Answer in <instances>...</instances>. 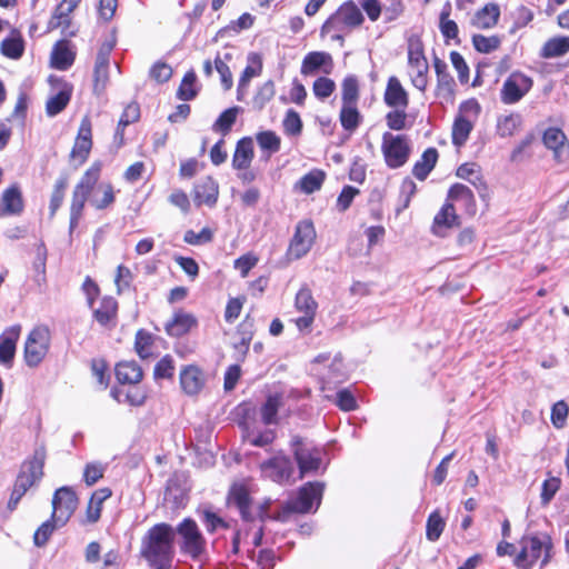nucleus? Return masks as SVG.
I'll return each instance as SVG.
<instances>
[{
    "mask_svg": "<svg viewBox=\"0 0 569 569\" xmlns=\"http://www.w3.org/2000/svg\"><path fill=\"white\" fill-rule=\"evenodd\" d=\"M23 210V199L18 187L7 189L2 194L0 217L20 214Z\"/></svg>",
    "mask_w": 569,
    "mask_h": 569,
    "instance_id": "4be33fe9",
    "label": "nucleus"
},
{
    "mask_svg": "<svg viewBox=\"0 0 569 569\" xmlns=\"http://www.w3.org/2000/svg\"><path fill=\"white\" fill-rule=\"evenodd\" d=\"M472 43L477 51L489 53L500 46V39L497 36L485 37L482 34H475Z\"/></svg>",
    "mask_w": 569,
    "mask_h": 569,
    "instance_id": "864d4df0",
    "label": "nucleus"
},
{
    "mask_svg": "<svg viewBox=\"0 0 569 569\" xmlns=\"http://www.w3.org/2000/svg\"><path fill=\"white\" fill-rule=\"evenodd\" d=\"M433 67L437 74V94L446 100H452L456 83L447 70V63L438 57H435Z\"/></svg>",
    "mask_w": 569,
    "mask_h": 569,
    "instance_id": "f3484780",
    "label": "nucleus"
},
{
    "mask_svg": "<svg viewBox=\"0 0 569 569\" xmlns=\"http://www.w3.org/2000/svg\"><path fill=\"white\" fill-rule=\"evenodd\" d=\"M142 377V369L136 361H122L116 366V378L122 385H136Z\"/></svg>",
    "mask_w": 569,
    "mask_h": 569,
    "instance_id": "393cba45",
    "label": "nucleus"
},
{
    "mask_svg": "<svg viewBox=\"0 0 569 569\" xmlns=\"http://www.w3.org/2000/svg\"><path fill=\"white\" fill-rule=\"evenodd\" d=\"M500 9L496 3H488L476 12L472 24L479 29H489L497 24Z\"/></svg>",
    "mask_w": 569,
    "mask_h": 569,
    "instance_id": "c756f323",
    "label": "nucleus"
},
{
    "mask_svg": "<svg viewBox=\"0 0 569 569\" xmlns=\"http://www.w3.org/2000/svg\"><path fill=\"white\" fill-rule=\"evenodd\" d=\"M521 543L528 545L531 562H536L540 558L542 549H545V557L542 559L541 566H546L549 562L551 558L550 550L552 548V541L549 535L545 533L542 537H523Z\"/></svg>",
    "mask_w": 569,
    "mask_h": 569,
    "instance_id": "a211bd4d",
    "label": "nucleus"
},
{
    "mask_svg": "<svg viewBox=\"0 0 569 569\" xmlns=\"http://www.w3.org/2000/svg\"><path fill=\"white\" fill-rule=\"evenodd\" d=\"M194 193V200L199 204L213 206L218 199V184L212 178L208 177L196 186Z\"/></svg>",
    "mask_w": 569,
    "mask_h": 569,
    "instance_id": "bb28decb",
    "label": "nucleus"
},
{
    "mask_svg": "<svg viewBox=\"0 0 569 569\" xmlns=\"http://www.w3.org/2000/svg\"><path fill=\"white\" fill-rule=\"evenodd\" d=\"M257 142L261 149L269 151V156L280 149V138L273 131L259 132Z\"/></svg>",
    "mask_w": 569,
    "mask_h": 569,
    "instance_id": "603ef678",
    "label": "nucleus"
},
{
    "mask_svg": "<svg viewBox=\"0 0 569 569\" xmlns=\"http://www.w3.org/2000/svg\"><path fill=\"white\" fill-rule=\"evenodd\" d=\"M228 502L239 510L243 521L251 522L256 520V516L251 510L252 500L248 489L244 486H233L229 491Z\"/></svg>",
    "mask_w": 569,
    "mask_h": 569,
    "instance_id": "dca6fc26",
    "label": "nucleus"
},
{
    "mask_svg": "<svg viewBox=\"0 0 569 569\" xmlns=\"http://www.w3.org/2000/svg\"><path fill=\"white\" fill-rule=\"evenodd\" d=\"M92 147V140L76 139L74 146L71 150L70 157L78 159L81 163L84 162L89 156Z\"/></svg>",
    "mask_w": 569,
    "mask_h": 569,
    "instance_id": "774afa93",
    "label": "nucleus"
},
{
    "mask_svg": "<svg viewBox=\"0 0 569 569\" xmlns=\"http://www.w3.org/2000/svg\"><path fill=\"white\" fill-rule=\"evenodd\" d=\"M46 458V448L40 446L34 449L32 457L22 463L8 501L9 510H14L26 492L41 480Z\"/></svg>",
    "mask_w": 569,
    "mask_h": 569,
    "instance_id": "f03ea898",
    "label": "nucleus"
},
{
    "mask_svg": "<svg viewBox=\"0 0 569 569\" xmlns=\"http://www.w3.org/2000/svg\"><path fill=\"white\" fill-rule=\"evenodd\" d=\"M60 526L58 522L53 520L51 517L50 520L44 521L34 532L33 535V542L37 547H43L52 532L54 531L56 527Z\"/></svg>",
    "mask_w": 569,
    "mask_h": 569,
    "instance_id": "5fc2aeb1",
    "label": "nucleus"
},
{
    "mask_svg": "<svg viewBox=\"0 0 569 569\" xmlns=\"http://www.w3.org/2000/svg\"><path fill=\"white\" fill-rule=\"evenodd\" d=\"M291 447L301 477L319 469L321 459L318 450L310 448L299 436L292 437Z\"/></svg>",
    "mask_w": 569,
    "mask_h": 569,
    "instance_id": "9b49d317",
    "label": "nucleus"
},
{
    "mask_svg": "<svg viewBox=\"0 0 569 569\" xmlns=\"http://www.w3.org/2000/svg\"><path fill=\"white\" fill-rule=\"evenodd\" d=\"M282 406V396L271 395L261 407V417L264 425H276L278 422L277 413Z\"/></svg>",
    "mask_w": 569,
    "mask_h": 569,
    "instance_id": "4c0bfd02",
    "label": "nucleus"
},
{
    "mask_svg": "<svg viewBox=\"0 0 569 569\" xmlns=\"http://www.w3.org/2000/svg\"><path fill=\"white\" fill-rule=\"evenodd\" d=\"M295 308L297 311L303 313L295 320L297 328L300 331L310 329L315 321L318 303L313 299L311 290L302 287L296 295Z\"/></svg>",
    "mask_w": 569,
    "mask_h": 569,
    "instance_id": "f8f14e48",
    "label": "nucleus"
},
{
    "mask_svg": "<svg viewBox=\"0 0 569 569\" xmlns=\"http://www.w3.org/2000/svg\"><path fill=\"white\" fill-rule=\"evenodd\" d=\"M336 89L333 80L327 77H320L313 82V93L319 99H326L332 94Z\"/></svg>",
    "mask_w": 569,
    "mask_h": 569,
    "instance_id": "bf43d9fd",
    "label": "nucleus"
},
{
    "mask_svg": "<svg viewBox=\"0 0 569 569\" xmlns=\"http://www.w3.org/2000/svg\"><path fill=\"white\" fill-rule=\"evenodd\" d=\"M381 151L389 168H400L408 161L411 152L409 139L405 134L395 136L387 131L382 134Z\"/></svg>",
    "mask_w": 569,
    "mask_h": 569,
    "instance_id": "0eeeda50",
    "label": "nucleus"
},
{
    "mask_svg": "<svg viewBox=\"0 0 569 569\" xmlns=\"http://www.w3.org/2000/svg\"><path fill=\"white\" fill-rule=\"evenodd\" d=\"M386 122L389 129L400 131L406 128L407 113L406 109L396 108L386 114Z\"/></svg>",
    "mask_w": 569,
    "mask_h": 569,
    "instance_id": "13d9d810",
    "label": "nucleus"
},
{
    "mask_svg": "<svg viewBox=\"0 0 569 569\" xmlns=\"http://www.w3.org/2000/svg\"><path fill=\"white\" fill-rule=\"evenodd\" d=\"M532 79L521 72H512L503 82L501 89V101L506 104H512L531 89Z\"/></svg>",
    "mask_w": 569,
    "mask_h": 569,
    "instance_id": "ddd939ff",
    "label": "nucleus"
},
{
    "mask_svg": "<svg viewBox=\"0 0 569 569\" xmlns=\"http://www.w3.org/2000/svg\"><path fill=\"white\" fill-rule=\"evenodd\" d=\"M438 160V151L436 148H428L423 151L421 159L418 160L412 169L413 176L419 180H425L435 168Z\"/></svg>",
    "mask_w": 569,
    "mask_h": 569,
    "instance_id": "72a5a7b5",
    "label": "nucleus"
},
{
    "mask_svg": "<svg viewBox=\"0 0 569 569\" xmlns=\"http://www.w3.org/2000/svg\"><path fill=\"white\" fill-rule=\"evenodd\" d=\"M326 174L321 170H313L305 174L298 182L301 191L310 194L319 190L325 181Z\"/></svg>",
    "mask_w": 569,
    "mask_h": 569,
    "instance_id": "79ce46f5",
    "label": "nucleus"
},
{
    "mask_svg": "<svg viewBox=\"0 0 569 569\" xmlns=\"http://www.w3.org/2000/svg\"><path fill=\"white\" fill-rule=\"evenodd\" d=\"M458 222V216L452 203H445L441 210L436 214L432 224V232L437 236H443V228H452Z\"/></svg>",
    "mask_w": 569,
    "mask_h": 569,
    "instance_id": "c85d7f7f",
    "label": "nucleus"
},
{
    "mask_svg": "<svg viewBox=\"0 0 569 569\" xmlns=\"http://www.w3.org/2000/svg\"><path fill=\"white\" fill-rule=\"evenodd\" d=\"M78 506L76 492L69 487H61L56 490L52 498V518L60 526L66 525Z\"/></svg>",
    "mask_w": 569,
    "mask_h": 569,
    "instance_id": "9d476101",
    "label": "nucleus"
},
{
    "mask_svg": "<svg viewBox=\"0 0 569 569\" xmlns=\"http://www.w3.org/2000/svg\"><path fill=\"white\" fill-rule=\"evenodd\" d=\"M173 539V528L168 523H158L149 529L141 553L156 569H170Z\"/></svg>",
    "mask_w": 569,
    "mask_h": 569,
    "instance_id": "f257e3e1",
    "label": "nucleus"
},
{
    "mask_svg": "<svg viewBox=\"0 0 569 569\" xmlns=\"http://www.w3.org/2000/svg\"><path fill=\"white\" fill-rule=\"evenodd\" d=\"M19 328H10L0 336V363L10 367L16 353Z\"/></svg>",
    "mask_w": 569,
    "mask_h": 569,
    "instance_id": "b1692460",
    "label": "nucleus"
},
{
    "mask_svg": "<svg viewBox=\"0 0 569 569\" xmlns=\"http://www.w3.org/2000/svg\"><path fill=\"white\" fill-rule=\"evenodd\" d=\"M383 99L386 104L391 108L407 109L409 104L408 93L395 76L388 80Z\"/></svg>",
    "mask_w": 569,
    "mask_h": 569,
    "instance_id": "6ab92c4d",
    "label": "nucleus"
},
{
    "mask_svg": "<svg viewBox=\"0 0 569 569\" xmlns=\"http://www.w3.org/2000/svg\"><path fill=\"white\" fill-rule=\"evenodd\" d=\"M153 345V336L140 329L136 333L134 349L141 359H147L152 356L151 347Z\"/></svg>",
    "mask_w": 569,
    "mask_h": 569,
    "instance_id": "a18cd8bd",
    "label": "nucleus"
},
{
    "mask_svg": "<svg viewBox=\"0 0 569 569\" xmlns=\"http://www.w3.org/2000/svg\"><path fill=\"white\" fill-rule=\"evenodd\" d=\"M72 88L64 83L62 88L50 97L46 103V112L49 117H54L60 113L69 103L71 99Z\"/></svg>",
    "mask_w": 569,
    "mask_h": 569,
    "instance_id": "2f4dec72",
    "label": "nucleus"
},
{
    "mask_svg": "<svg viewBox=\"0 0 569 569\" xmlns=\"http://www.w3.org/2000/svg\"><path fill=\"white\" fill-rule=\"evenodd\" d=\"M283 128L289 136L299 134L302 130V121L299 113L295 110H288L283 120Z\"/></svg>",
    "mask_w": 569,
    "mask_h": 569,
    "instance_id": "e2e57ef3",
    "label": "nucleus"
},
{
    "mask_svg": "<svg viewBox=\"0 0 569 569\" xmlns=\"http://www.w3.org/2000/svg\"><path fill=\"white\" fill-rule=\"evenodd\" d=\"M448 198L453 201H461L468 209H475V196L471 189L462 183L451 186Z\"/></svg>",
    "mask_w": 569,
    "mask_h": 569,
    "instance_id": "37998d69",
    "label": "nucleus"
},
{
    "mask_svg": "<svg viewBox=\"0 0 569 569\" xmlns=\"http://www.w3.org/2000/svg\"><path fill=\"white\" fill-rule=\"evenodd\" d=\"M248 66L240 77V90L247 89L250 80L262 71V58L259 53L250 52L247 57Z\"/></svg>",
    "mask_w": 569,
    "mask_h": 569,
    "instance_id": "c9c22d12",
    "label": "nucleus"
},
{
    "mask_svg": "<svg viewBox=\"0 0 569 569\" xmlns=\"http://www.w3.org/2000/svg\"><path fill=\"white\" fill-rule=\"evenodd\" d=\"M323 485L320 482H308L298 492L297 497L287 501L271 520L286 522L292 513H308L313 503L318 507L322 497Z\"/></svg>",
    "mask_w": 569,
    "mask_h": 569,
    "instance_id": "7ed1b4c3",
    "label": "nucleus"
},
{
    "mask_svg": "<svg viewBox=\"0 0 569 569\" xmlns=\"http://www.w3.org/2000/svg\"><path fill=\"white\" fill-rule=\"evenodd\" d=\"M74 61V53L69 48L68 41H59L51 52V64L58 70L69 69Z\"/></svg>",
    "mask_w": 569,
    "mask_h": 569,
    "instance_id": "a878e982",
    "label": "nucleus"
},
{
    "mask_svg": "<svg viewBox=\"0 0 569 569\" xmlns=\"http://www.w3.org/2000/svg\"><path fill=\"white\" fill-rule=\"evenodd\" d=\"M1 53L10 59H19L24 51V42L19 31L13 30L11 37L2 40Z\"/></svg>",
    "mask_w": 569,
    "mask_h": 569,
    "instance_id": "f704fd0d",
    "label": "nucleus"
},
{
    "mask_svg": "<svg viewBox=\"0 0 569 569\" xmlns=\"http://www.w3.org/2000/svg\"><path fill=\"white\" fill-rule=\"evenodd\" d=\"M445 521L443 519L441 518V516L439 515L438 511H435L432 512L429 517H428V520H427V530H426V536H427V539L429 541H437L443 529H445Z\"/></svg>",
    "mask_w": 569,
    "mask_h": 569,
    "instance_id": "09e8293b",
    "label": "nucleus"
},
{
    "mask_svg": "<svg viewBox=\"0 0 569 569\" xmlns=\"http://www.w3.org/2000/svg\"><path fill=\"white\" fill-rule=\"evenodd\" d=\"M254 157L253 140L250 137L241 138L236 146L232 156V168L236 170L248 169Z\"/></svg>",
    "mask_w": 569,
    "mask_h": 569,
    "instance_id": "412c9836",
    "label": "nucleus"
},
{
    "mask_svg": "<svg viewBox=\"0 0 569 569\" xmlns=\"http://www.w3.org/2000/svg\"><path fill=\"white\" fill-rule=\"evenodd\" d=\"M332 66L331 56L323 51L309 52L302 60L301 73L305 76L313 74L320 68Z\"/></svg>",
    "mask_w": 569,
    "mask_h": 569,
    "instance_id": "7c9ffc66",
    "label": "nucleus"
},
{
    "mask_svg": "<svg viewBox=\"0 0 569 569\" xmlns=\"http://www.w3.org/2000/svg\"><path fill=\"white\" fill-rule=\"evenodd\" d=\"M98 190L102 191V197L98 198L97 196H94L91 199V204L96 209L101 210V209L107 208L114 201V194H113L112 186L109 183L99 186Z\"/></svg>",
    "mask_w": 569,
    "mask_h": 569,
    "instance_id": "0e129e2a",
    "label": "nucleus"
},
{
    "mask_svg": "<svg viewBox=\"0 0 569 569\" xmlns=\"http://www.w3.org/2000/svg\"><path fill=\"white\" fill-rule=\"evenodd\" d=\"M240 111L241 108L239 107H232L224 110L216 120L213 124V130L220 131L223 136L229 133Z\"/></svg>",
    "mask_w": 569,
    "mask_h": 569,
    "instance_id": "c03bdc74",
    "label": "nucleus"
},
{
    "mask_svg": "<svg viewBox=\"0 0 569 569\" xmlns=\"http://www.w3.org/2000/svg\"><path fill=\"white\" fill-rule=\"evenodd\" d=\"M81 0H62L54 9L49 20L48 28L69 27L70 14L79 6Z\"/></svg>",
    "mask_w": 569,
    "mask_h": 569,
    "instance_id": "5701e85b",
    "label": "nucleus"
},
{
    "mask_svg": "<svg viewBox=\"0 0 569 569\" xmlns=\"http://www.w3.org/2000/svg\"><path fill=\"white\" fill-rule=\"evenodd\" d=\"M560 488V479L557 477H551L543 481L541 488V505L547 506L552 500L555 495Z\"/></svg>",
    "mask_w": 569,
    "mask_h": 569,
    "instance_id": "052dcab7",
    "label": "nucleus"
},
{
    "mask_svg": "<svg viewBox=\"0 0 569 569\" xmlns=\"http://www.w3.org/2000/svg\"><path fill=\"white\" fill-rule=\"evenodd\" d=\"M99 177L100 166L96 163L84 172L80 181L74 187L70 204V233H72L74 228L78 226L86 201L97 184Z\"/></svg>",
    "mask_w": 569,
    "mask_h": 569,
    "instance_id": "20e7f679",
    "label": "nucleus"
},
{
    "mask_svg": "<svg viewBox=\"0 0 569 569\" xmlns=\"http://www.w3.org/2000/svg\"><path fill=\"white\" fill-rule=\"evenodd\" d=\"M174 366L173 359L167 355L157 362L153 370L154 379H170L173 377Z\"/></svg>",
    "mask_w": 569,
    "mask_h": 569,
    "instance_id": "4d7b16f0",
    "label": "nucleus"
},
{
    "mask_svg": "<svg viewBox=\"0 0 569 569\" xmlns=\"http://www.w3.org/2000/svg\"><path fill=\"white\" fill-rule=\"evenodd\" d=\"M365 18L353 1L343 2L322 24L321 33L331 31L349 32L362 24Z\"/></svg>",
    "mask_w": 569,
    "mask_h": 569,
    "instance_id": "39448f33",
    "label": "nucleus"
},
{
    "mask_svg": "<svg viewBox=\"0 0 569 569\" xmlns=\"http://www.w3.org/2000/svg\"><path fill=\"white\" fill-rule=\"evenodd\" d=\"M472 130V123L465 117H458L452 126V143L461 147L466 143Z\"/></svg>",
    "mask_w": 569,
    "mask_h": 569,
    "instance_id": "ea45409f",
    "label": "nucleus"
},
{
    "mask_svg": "<svg viewBox=\"0 0 569 569\" xmlns=\"http://www.w3.org/2000/svg\"><path fill=\"white\" fill-rule=\"evenodd\" d=\"M361 121V114L357 103L342 104L340 110V122L345 130L355 131Z\"/></svg>",
    "mask_w": 569,
    "mask_h": 569,
    "instance_id": "e433bc0d",
    "label": "nucleus"
},
{
    "mask_svg": "<svg viewBox=\"0 0 569 569\" xmlns=\"http://www.w3.org/2000/svg\"><path fill=\"white\" fill-rule=\"evenodd\" d=\"M49 348V330L46 327L34 328L24 345V359L29 367H37Z\"/></svg>",
    "mask_w": 569,
    "mask_h": 569,
    "instance_id": "6e6552de",
    "label": "nucleus"
},
{
    "mask_svg": "<svg viewBox=\"0 0 569 569\" xmlns=\"http://www.w3.org/2000/svg\"><path fill=\"white\" fill-rule=\"evenodd\" d=\"M213 233L211 229L203 228L200 232H194L193 230H187L183 237L184 242L199 246L203 243H208L212 240Z\"/></svg>",
    "mask_w": 569,
    "mask_h": 569,
    "instance_id": "680f3d73",
    "label": "nucleus"
},
{
    "mask_svg": "<svg viewBox=\"0 0 569 569\" xmlns=\"http://www.w3.org/2000/svg\"><path fill=\"white\" fill-rule=\"evenodd\" d=\"M521 122H522V120L519 114L511 113L508 116H503L498 119L497 133L501 138L511 137L519 129V127L521 126Z\"/></svg>",
    "mask_w": 569,
    "mask_h": 569,
    "instance_id": "a19ab883",
    "label": "nucleus"
},
{
    "mask_svg": "<svg viewBox=\"0 0 569 569\" xmlns=\"http://www.w3.org/2000/svg\"><path fill=\"white\" fill-rule=\"evenodd\" d=\"M68 187V178L67 177H60L56 183L54 188L51 194L49 210H50V217L52 218L57 210L61 207L64 198V191Z\"/></svg>",
    "mask_w": 569,
    "mask_h": 569,
    "instance_id": "49530a36",
    "label": "nucleus"
},
{
    "mask_svg": "<svg viewBox=\"0 0 569 569\" xmlns=\"http://www.w3.org/2000/svg\"><path fill=\"white\" fill-rule=\"evenodd\" d=\"M176 532L181 538V552L192 559H200L206 552L207 542L196 521L190 518L183 519L178 525Z\"/></svg>",
    "mask_w": 569,
    "mask_h": 569,
    "instance_id": "423d86ee",
    "label": "nucleus"
},
{
    "mask_svg": "<svg viewBox=\"0 0 569 569\" xmlns=\"http://www.w3.org/2000/svg\"><path fill=\"white\" fill-rule=\"evenodd\" d=\"M196 82V73L191 70L188 71L177 91V96L181 100H191L197 96L196 90L192 88Z\"/></svg>",
    "mask_w": 569,
    "mask_h": 569,
    "instance_id": "6e6d98bb",
    "label": "nucleus"
},
{
    "mask_svg": "<svg viewBox=\"0 0 569 569\" xmlns=\"http://www.w3.org/2000/svg\"><path fill=\"white\" fill-rule=\"evenodd\" d=\"M569 52V37L550 38L541 48L540 56L545 59L558 58Z\"/></svg>",
    "mask_w": 569,
    "mask_h": 569,
    "instance_id": "473e14b6",
    "label": "nucleus"
},
{
    "mask_svg": "<svg viewBox=\"0 0 569 569\" xmlns=\"http://www.w3.org/2000/svg\"><path fill=\"white\" fill-rule=\"evenodd\" d=\"M545 146L553 151V157L558 162L569 160V143L565 133L558 128H548L542 137Z\"/></svg>",
    "mask_w": 569,
    "mask_h": 569,
    "instance_id": "2eb2a0df",
    "label": "nucleus"
},
{
    "mask_svg": "<svg viewBox=\"0 0 569 569\" xmlns=\"http://www.w3.org/2000/svg\"><path fill=\"white\" fill-rule=\"evenodd\" d=\"M342 104L357 103L359 98L358 80L349 76L342 81Z\"/></svg>",
    "mask_w": 569,
    "mask_h": 569,
    "instance_id": "8fccbe9b",
    "label": "nucleus"
},
{
    "mask_svg": "<svg viewBox=\"0 0 569 569\" xmlns=\"http://www.w3.org/2000/svg\"><path fill=\"white\" fill-rule=\"evenodd\" d=\"M427 62L423 52V44L418 38H410L408 41V63L411 67Z\"/></svg>",
    "mask_w": 569,
    "mask_h": 569,
    "instance_id": "3c124183",
    "label": "nucleus"
},
{
    "mask_svg": "<svg viewBox=\"0 0 569 569\" xmlns=\"http://www.w3.org/2000/svg\"><path fill=\"white\" fill-rule=\"evenodd\" d=\"M276 88L272 80L266 81L253 97V107L262 110L264 106L274 97Z\"/></svg>",
    "mask_w": 569,
    "mask_h": 569,
    "instance_id": "de8ad7c7",
    "label": "nucleus"
},
{
    "mask_svg": "<svg viewBox=\"0 0 569 569\" xmlns=\"http://www.w3.org/2000/svg\"><path fill=\"white\" fill-rule=\"evenodd\" d=\"M262 473L274 482H283L292 476L291 460L284 455H277L260 465Z\"/></svg>",
    "mask_w": 569,
    "mask_h": 569,
    "instance_id": "4468645a",
    "label": "nucleus"
},
{
    "mask_svg": "<svg viewBox=\"0 0 569 569\" xmlns=\"http://www.w3.org/2000/svg\"><path fill=\"white\" fill-rule=\"evenodd\" d=\"M172 68L169 64L158 61L151 67L149 76L158 83H163L172 77Z\"/></svg>",
    "mask_w": 569,
    "mask_h": 569,
    "instance_id": "69168bd1",
    "label": "nucleus"
},
{
    "mask_svg": "<svg viewBox=\"0 0 569 569\" xmlns=\"http://www.w3.org/2000/svg\"><path fill=\"white\" fill-rule=\"evenodd\" d=\"M450 60H451V63H452L453 68L458 72L459 81L461 83H463V84L468 83V81H469V67L466 63L463 57L459 52L452 51L450 53Z\"/></svg>",
    "mask_w": 569,
    "mask_h": 569,
    "instance_id": "338daca9",
    "label": "nucleus"
},
{
    "mask_svg": "<svg viewBox=\"0 0 569 569\" xmlns=\"http://www.w3.org/2000/svg\"><path fill=\"white\" fill-rule=\"evenodd\" d=\"M180 385L187 395H197L204 386V376L198 367L188 366L180 372Z\"/></svg>",
    "mask_w": 569,
    "mask_h": 569,
    "instance_id": "aec40b11",
    "label": "nucleus"
},
{
    "mask_svg": "<svg viewBox=\"0 0 569 569\" xmlns=\"http://www.w3.org/2000/svg\"><path fill=\"white\" fill-rule=\"evenodd\" d=\"M196 325V319L190 313L177 312L171 321L166 325V331L171 337H181Z\"/></svg>",
    "mask_w": 569,
    "mask_h": 569,
    "instance_id": "cd10ccee",
    "label": "nucleus"
},
{
    "mask_svg": "<svg viewBox=\"0 0 569 569\" xmlns=\"http://www.w3.org/2000/svg\"><path fill=\"white\" fill-rule=\"evenodd\" d=\"M316 239V230L311 221H300L290 241L287 256L290 259H300L306 256Z\"/></svg>",
    "mask_w": 569,
    "mask_h": 569,
    "instance_id": "1a4fd4ad",
    "label": "nucleus"
},
{
    "mask_svg": "<svg viewBox=\"0 0 569 569\" xmlns=\"http://www.w3.org/2000/svg\"><path fill=\"white\" fill-rule=\"evenodd\" d=\"M118 303L111 297H106L101 300L100 307L94 310V319L102 326L109 323L117 313Z\"/></svg>",
    "mask_w": 569,
    "mask_h": 569,
    "instance_id": "58836bf2",
    "label": "nucleus"
}]
</instances>
